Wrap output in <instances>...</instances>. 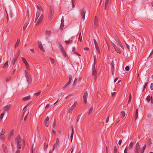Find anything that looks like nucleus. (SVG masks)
<instances>
[{
  "mask_svg": "<svg viewBox=\"0 0 153 153\" xmlns=\"http://www.w3.org/2000/svg\"><path fill=\"white\" fill-rule=\"evenodd\" d=\"M147 143L150 146L151 144H152V143L151 142V139H149L148 140V141Z\"/></svg>",
  "mask_w": 153,
  "mask_h": 153,
  "instance_id": "47",
  "label": "nucleus"
},
{
  "mask_svg": "<svg viewBox=\"0 0 153 153\" xmlns=\"http://www.w3.org/2000/svg\"><path fill=\"white\" fill-rule=\"evenodd\" d=\"M48 146V144L46 143H45L44 144V150H45V149Z\"/></svg>",
  "mask_w": 153,
  "mask_h": 153,
  "instance_id": "48",
  "label": "nucleus"
},
{
  "mask_svg": "<svg viewBox=\"0 0 153 153\" xmlns=\"http://www.w3.org/2000/svg\"><path fill=\"white\" fill-rule=\"evenodd\" d=\"M93 106H91L90 108L89 109V111H88V114L90 115L91 112L92 111H93Z\"/></svg>",
  "mask_w": 153,
  "mask_h": 153,
  "instance_id": "33",
  "label": "nucleus"
},
{
  "mask_svg": "<svg viewBox=\"0 0 153 153\" xmlns=\"http://www.w3.org/2000/svg\"><path fill=\"white\" fill-rule=\"evenodd\" d=\"M50 59L52 63H53L54 61V59L51 57H50Z\"/></svg>",
  "mask_w": 153,
  "mask_h": 153,
  "instance_id": "54",
  "label": "nucleus"
},
{
  "mask_svg": "<svg viewBox=\"0 0 153 153\" xmlns=\"http://www.w3.org/2000/svg\"><path fill=\"white\" fill-rule=\"evenodd\" d=\"M49 15L50 17L52 18V15L53 13V8L52 7H51L49 10Z\"/></svg>",
  "mask_w": 153,
  "mask_h": 153,
  "instance_id": "16",
  "label": "nucleus"
},
{
  "mask_svg": "<svg viewBox=\"0 0 153 153\" xmlns=\"http://www.w3.org/2000/svg\"><path fill=\"white\" fill-rule=\"evenodd\" d=\"M28 105H29V104H27L24 108L23 109V111H24L23 112V114H24L25 111V110L26 109H27V107L28 106Z\"/></svg>",
  "mask_w": 153,
  "mask_h": 153,
  "instance_id": "40",
  "label": "nucleus"
},
{
  "mask_svg": "<svg viewBox=\"0 0 153 153\" xmlns=\"http://www.w3.org/2000/svg\"><path fill=\"white\" fill-rule=\"evenodd\" d=\"M68 78L69 81L65 84V86L63 87V88H65L69 86L72 79V76L71 75H69Z\"/></svg>",
  "mask_w": 153,
  "mask_h": 153,
  "instance_id": "3",
  "label": "nucleus"
},
{
  "mask_svg": "<svg viewBox=\"0 0 153 153\" xmlns=\"http://www.w3.org/2000/svg\"><path fill=\"white\" fill-rule=\"evenodd\" d=\"M140 146L138 142L137 143L134 149L135 153H140Z\"/></svg>",
  "mask_w": 153,
  "mask_h": 153,
  "instance_id": "1",
  "label": "nucleus"
},
{
  "mask_svg": "<svg viewBox=\"0 0 153 153\" xmlns=\"http://www.w3.org/2000/svg\"><path fill=\"white\" fill-rule=\"evenodd\" d=\"M64 18H63V16H62V18L61 20V23H64Z\"/></svg>",
  "mask_w": 153,
  "mask_h": 153,
  "instance_id": "64",
  "label": "nucleus"
},
{
  "mask_svg": "<svg viewBox=\"0 0 153 153\" xmlns=\"http://www.w3.org/2000/svg\"><path fill=\"white\" fill-rule=\"evenodd\" d=\"M30 96H27V97H24L23 98V100L24 101H27V100H28L29 99H30Z\"/></svg>",
  "mask_w": 153,
  "mask_h": 153,
  "instance_id": "28",
  "label": "nucleus"
},
{
  "mask_svg": "<svg viewBox=\"0 0 153 153\" xmlns=\"http://www.w3.org/2000/svg\"><path fill=\"white\" fill-rule=\"evenodd\" d=\"M146 148V145L145 144L143 147L140 153H143L144 151Z\"/></svg>",
  "mask_w": 153,
  "mask_h": 153,
  "instance_id": "35",
  "label": "nucleus"
},
{
  "mask_svg": "<svg viewBox=\"0 0 153 153\" xmlns=\"http://www.w3.org/2000/svg\"><path fill=\"white\" fill-rule=\"evenodd\" d=\"M17 147L18 149H20L22 147L21 142H18L17 143Z\"/></svg>",
  "mask_w": 153,
  "mask_h": 153,
  "instance_id": "19",
  "label": "nucleus"
},
{
  "mask_svg": "<svg viewBox=\"0 0 153 153\" xmlns=\"http://www.w3.org/2000/svg\"><path fill=\"white\" fill-rule=\"evenodd\" d=\"M77 102H75L74 103V104L71 106L70 108L68 110V112L69 113H71V111L72 110L74 109V108L75 106L76 105V104Z\"/></svg>",
  "mask_w": 153,
  "mask_h": 153,
  "instance_id": "15",
  "label": "nucleus"
},
{
  "mask_svg": "<svg viewBox=\"0 0 153 153\" xmlns=\"http://www.w3.org/2000/svg\"><path fill=\"white\" fill-rule=\"evenodd\" d=\"M37 8H38V10H39L43 12V10L42 7L40 6H38V5H36Z\"/></svg>",
  "mask_w": 153,
  "mask_h": 153,
  "instance_id": "32",
  "label": "nucleus"
},
{
  "mask_svg": "<svg viewBox=\"0 0 153 153\" xmlns=\"http://www.w3.org/2000/svg\"><path fill=\"white\" fill-rule=\"evenodd\" d=\"M64 27V23H61L60 27V29L61 30H62L63 29V28Z\"/></svg>",
  "mask_w": 153,
  "mask_h": 153,
  "instance_id": "36",
  "label": "nucleus"
},
{
  "mask_svg": "<svg viewBox=\"0 0 153 153\" xmlns=\"http://www.w3.org/2000/svg\"><path fill=\"white\" fill-rule=\"evenodd\" d=\"M29 24V23L26 22L24 26L23 27V30L24 31H25L28 25Z\"/></svg>",
  "mask_w": 153,
  "mask_h": 153,
  "instance_id": "25",
  "label": "nucleus"
},
{
  "mask_svg": "<svg viewBox=\"0 0 153 153\" xmlns=\"http://www.w3.org/2000/svg\"><path fill=\"white\" fill-rule=\"evenodd\" d=\"M49 120V117L48 116H47L45 120V126L46 127H48V126Z\"/></svg>",
  "mask_w": 153,
  "mask_h": 153,
  "instance_id": "8",
  "label": "nucleus"
},
{
  "mask_svg": "<svg viewBox=\"0 0 153 153\" xmlns=\"http://www.w3.org/2000/svg\"><path fill=\"white\" fill-rule=\"evenodd\" d=\"M17 57H16V56L14 57L13 58V60H12V64L13 65L15 64V62L16 60L17 59Z\"/></svg>",
  "mask_w": 153,
  "mask_h": 153,
  "instance_id": "23",
  "label": "nucleus"
},
{
  "mask_svg": "<svg viewBox=\"0 0 153 153\" xmlns=\"http://www.w3.org/2000/svg\"><path fill=\"white\" fill-rule=\"evenodd\" d=\"M125 44L126 45V46L127 47V48H128V49L130 51V50H129V46L127 44L126 42H125Z\"/></svg>",
  "mask_w": 153,
  "mask_h": 153,
  "instance_id": "58",
  "label": "nucleus"
},
{
  "mask_svg": "<svg viewBox=\"0 0 153 153\" xmlns=\"http://www.w3.org/2000/svg\"><path fill=\"white\" fill-rule=\"evenodd\" d=\"M14 131V130L13 129V130H12V131L11 132H10V134H9V137H8V140H10L11 138V136L13 134V133Z\"/></svg>",
  "mask_w": 153,
  "mask_h": 153,
  "instance_id": "26",
  "label": "nucleus"
},
{
  "mask_svg": "<svg viewBox=\"0 0 153 153\" xmlns=\"http://www.w3.org/2000/svg\"><path fill=\"white\" fill-rule=\"evenodd\" d=\"M1 146L4 152L5 153H7V150L6 146L4 144H2Z\"/></svg>",
  "mask_w": 153,
  "mask_h": 153,
  "instance_id": "17",
  "label": "nucleus"
},
{
  "mask_svg": "<svg viewBox=\"0 0 153 153\" xmlns=\"http://www.w3.org/2000/svg\"><path fill=\"white\" fill-rule=\"evenodd\" d=\"M73 42V41L71 40L68 41H65V42L67 44H69Z\"/></svg>",
  "mask_w": 153,
  "mask_h": 153,
  "instance_id": "31",
  "label": "nucleus"
},
{
  "mask_svg": "<svg viewBox=\"0 0 153 153\" xmlns=\"http://www.w3.org/2000/svg\"><path fill=\"white\" fill-rule=\"evenodd\" d=\"M52 33L51 30L48 31L46 30L45 33V35L48 36H50L51 34Z\"/></svg>",
  "mask_w": 153,
  "mask_h": 153,
  "instance_id": "21",
  "label": "nucleus"
},
{
  "mask_svg": "<svg viewBox=\"0 0 153 153\" xmlns=\"http://www.w3.org/2000/svg\"><path fill=\"white\" fill-rule=\"evenodd\" d=\"M24 63L27 68H29V65L27 62L26 61V62H25Z\"/></svg>",
  "mask_w": 153,
  "mask_h": 153,
  "instance_id": "43",
  "label": "nucleus"
},
{
  "mask_svg": "<svg viewBox=\"0 0 153 153\" xmlns=\"http://www.w3.org/2000/svg\"><path fill=\"white\" fill-rule=\"evenodd\" d=\"M8 60L7 62H6L5 64H4V66H3V67L5 68L7 67L8 65Z\"/></svg>",
  "mask_w": 153,
  "mask_h": 153,
  "instance_id": "38",
  "label": "nucleus"
},
{
  "mask_svg": "<svg viewBox=\"0 0 153 153\" xmlns=\"http://www.w3.org/2000/svg\"><path fill=\"white\" fill-rule=\"evenodd\" d=\"M25 72L26 73L25 74V76L26 77V78L27 79V81L29 83L30 82L29 81V78L28 75L27 74V73H28V72H27V71H25Z\"/></svg>",
  "mask_w": 153,
  "mask_h": 153,
  "instance_id": "22",
  "label": "nucleus"
},
{
  "mask_svg": "<svg viewBox=\"0 0 153 153\" xmlns=\"http://www.w3.org/2000/svg\"><path fill=\"white\" fill-rule=\"evenodd\" d=\"M114 66H111V69L112 70V74H113V71H114Z\"/></svg>",
  "mask_w": 153,
  "mask_h": 153,
  "instance_id": "53",
  "label": "nucleus"
},
{
  "mask_svg": "<svg viewBox=\"0 0 153 153\" xmlns=\"http://www.w3.org/2000/svg\"><path fill=\"white\" fill-rule=\"evenodd\" d=\"M98 25V18L97 16L95 17L94 21V26L95 27H96Z\"/></svg>",
  "mask_w": 153,
  "mask_h": 153,
  "instance_id": "9",
  "label": "nucleus"
},
{
  "mask_svg": "<svg viewBox=\"0 0 153 153\" xmlns=\"http://www.w3.org/2000/svg\"><path fill=\"white\" fill-rule=\"evenodd\" d=\"M78 39L80 42H81L82 41V37L81 33H80L79 34Z\"/></svg>",
  "mask_w": 153,
  "mask_h": 153,
  "instance_id": "37",
  "label": "nucleus"
},
{
  "mask_svg": "<svg viewBox=\"0 0 153 153\" xmlns=\"http://www.w3.org/2000/svg\"><path fill=\"white\" fill-rule=\"evenodd\" d=\"M61 52L64 55V57H66V56H67V55L66 54V53L64 50L62 51Z\"/></svg>",
  "mask_w": 153,
  "mask_h": 153,
  "instance_id": "34",
  "label": "nucleus"
},
{
  "mask_svg": "<svg viewBox=\"0 0 153 153\" xmlns=\"http://www.w3.org/2000/svg\"><path fill=\"white\" fill-rule=\"evenodd\" d=\"M81 114H79L77 116L76 118V122H78L79 119H80L81 117Z\"/></svg>",
  "mask_w": 153,
  "mask_h": 153,
  "instance_id": "41",
  "label": "nucleus"
},
{
  "mask_svg": "<svg viewBox=\"0 0 153 153\" xmlns=\"http://www.w3.org/2000/svg\"><path fill=\"white\" fill-rule=\"evenodd\" d=\"M114 49L115 50V51L117 52V53L119 54H120L121 53V51L117 47H116V48H115Z\"/></svg>",
  "mask_w": 153,
  "mask_h": 153,
  "instance_id": "29",
  "label": "nucleus"
},
{
  "mask_svg": "<svg viewBox=\"0 0 153 153\" xmlns=\"http://www.w3.org/2000/svg\"><path fill=\"white\" fill-rule=\"evenodd\" d=\"M114 153H116L117 152V147L116 146H114Z\"/></svg>",
  "mask_w": 153,
  "mask_h": 153,
  "instance_id": "45",
  "label": "nucleus"
},
{
  "mask_svg": "<svg viewBox=\"0 0 153 153\" xmlns=\"http://www.w3.org/2000/svg\"><path fill=\"white\" fill-rule=\"evenodd\" d=\"M121 113L123 114V118H124V116L125 115V113L124 111H122L121 112Z\"/></svg>",
  "mask_w": 153,
  "mask_h": 153,
  "instance_id": "51",
  "label": "nucleus"
},
{
  "mask_svg": "<svg viewBox=\"0 0 153 153\" xmlns=\"http://www.w3.org/2000/svg\"><path fill=\"white\" fill-rule=\"evenodd\" d=\"M88 97V93L87 91H86L84 94L83 98L85 104H86L87 102L86 99Z\"/></svg>",
  "mask_w": 153,
  "mask_h": 153,
  "instance_id": "11",
  "label": "nucleus"
},
{
  "mask_svg": "<svg viewBox=\"0 0 153 153\" xmlns=\"http://www.w3.org/2000/svg\"><path fill=\"white\" fill-rule=\"evenodd\" d=\"M150 89L151 90H153V83H152L151 84Z\"/></svg>",
  "mask_w": 153,
  "mask_h": 153,
  "instance_id": "62",
  "label": "nucleus"
},
{
  "mask_svg": "<svg viewBox=\"0 0 153 153\" xmlns=\"http://www.w3.org/2000/svg\"><path fill=\"white\" fill-rule=\"evenodd\" d=\"M12 105L9 104L4 106L3 108V112L5 113L8 112L10 108Z\"/></svg>",
  "mask_w": 153,
  "mask_h": 153,
  "instance_id": "2",
  "label": "nucleus"
},
{
  "mask_svg": "<svg viewBox=\"0 0 153 153\" xmlns=\"http://www.w3.org/2000/svg\"><path fill=\"white\" fill-rule=\"evenodd\" d=\"M20 41V39H17L15 45V48H16L19 45V44Z\"/></svg>",
  "mask_w": 153,
  "mask_h": 153,
  "instance_id": "24",
  "label": "nucleus"
},
{
  "mask_svg": "<svg viewBox=\"0 0 153 153\" xmlns=\"http://www.w3.org/2000/svg\"><path fill=\"white\" fill-rule=\"evenodd\" d=\"M105 43L104 42V48L105 49V48H107V47H108V50L106 49L107 51H108L109 52L110 51V49L109 48V46H108V43L106 40L105 39Z\"/></svg>",
  "mask_w": 153,
  "mask_h": 153,
  "instance_id": "6",
  "label": "nucleus"
},
{
  "mask_svg": "<svg viewBox=\"0 0 153 153\" xmlns=\"http://www.w3.org/2000/svg\"><path fill=\"white\" fill-rule=\"evenodd\" d=\"M11 79V77H9L8 78H7L6 79V81L7 82H9L10 80Z\"/></svg>",
  "mask_w": 153,
  "mask_h": 153,
  "instance_id": "55",
  "label": "nucleus"
},
{
  "mask_svg": "<svg viewBox=\"0 0 153 153\" xmlns=\"http://www.w3.org/2000/svg\"><path fill=\"white\" fill-rule=\"evenodd\" d=\"M43 16L42 14L40 17L39 18L36 25L39 24L42 22L43 19Z\"/></svg>",
  "mask_w": 153,
  "mask_h": 153,
  "instance_id": "12",
  "label": "nucleus"
},
{
  "mask_svg": "<svg viewBox=\"0 0 153 153\" xmlns=\"http://www.w3.org/2000/svg\"><path fill=\"white\" fill-rule=\"evenodd\" d=\"M23 145V147H24L25 145V141L24 140H22Z\"/></svg>",
  "mask_w": 153,
  "mask_h": 153,
  "instance_id": "60",
  "label": "nucleus"
},
{
  "mask_svg": "<svg viewBox=\"0 0 153 153\" xmlns=\"http://www.w3.org/2000/svg\"><path fill=\"white\" fill-rule=\"evenodd\" d=\"M129 99H128V103H129L131 101V94L130 93V94H129Z\"/></svg>",
  "mask_w": 153,
  "mask_h": 153,
  "instance_id": "46",
  "label": "nucleus"
},
{
  "mask_svg": "<svg viewBox=\"0 0 153 153\" xmlns=\"http://www.w3.org/2000/svg\"><path fill=\"white\" fill-rule=\"evenodd\" d=\"M74 54H76L77 55H78V56H81L77 52L74 51Z\"/></svg>",
  "mask_w": 153,
  "mask_h": 153,
  "instance_id": "52",
  "label": "nucleus"
},
{
  "mask_svg": "<svg viewBox=\"0 0 153 153\" xmlns=\"http://www.w3.org/2000/svg\"><path fill=\"white\" fill-rule=\"evenodd\" d=\"M71 130H72V132L71 133V141L72 142V140L73 138V134H74V128L73 127V126H71Z\"/></svg>",
  "mask_w": 153,
  "mask_h": 153,
  "instance_id": "18",
  "label": "nucleus"
},
{
  "mask_svg": "<svg viewBox=\"0 0 153 153\" xmlns=\"http://www.w3.org/2000/svg\"><path fill=\"white\" fill-rule=\"evenodd\" d=\"M56 125V121H55V120L54 119V121H53V128H54L55 127Z\"/></svg>",
  "mask_w": 153,
  "mask_h": 153,
  "instance_id": "49",
  "label": "nucleus"
},
{
  "mask_svg": "<svg viewBox=\"0 0 153 153\" xmlns=\"http://www.w3.org/2000/svg\"><path fill=\"white\" fill-rule=\"evenodd\" d=\"M94 41L95 45V46L97 51V52L99 54H100V51L99 48L97 43L96 40L94 39Z\"/></svg>",
  "mask_w": 153,
  "mask_h": 153,
  "instance_id": "4",
  "label": "nucleus"
},
{
  "mask_svg": "<svg viewBox=\"0 0 153 153\" xmlns=\"http://www.w3.org/2000/svg\"><path fill=\"white\" fill-rule=\"evenodd\" d=\"M128 148L126 147L124 151V153H127Z\"/></svg>",
  "mask_w": 153,
  "mask_h": 153,
  "instance_id": "59",
  "label": "nucleus"
},
{
  "mask_svg": "<svg viewBox=\"0 0 153 153\" xmlns=\"http://www.w3.org/2000/svg\"><path fill=\"white\" fill-rule=\"evenodd\" d=\"M134 144V143L132 142H131L129 145L128 148L130 149H131L133 148V146Z\"/></svg>",
  "mask_w": 153,
  "mask_h": 153,
  "instance_id": "27",
  "label": "nucleus"
},
{
  "mask_svg": "<svg viewBox=\"0 0 153 153\" xmlns=\"http://www.w3.org/2000/svg\"><path fill=\"white\" fill-rule=\"evenodd\" d=\"M151 98V97L149 95L146 98V100L148 102H150Z\"/></svg>",
  "mask_w": 153,
  "mask_h": 153,
  "instance_id": "39",
  "label": "nucleus"
},
{
  "mask_svg": "<svg viewBox=\"0 0 153 153\" xmlns=\"http://www.w3.org/2000/svg\"><path fill=\"white\" fill-rule=\"evenodd\" d=\"M59 140L58 138H57L56 143L57 144V146H58L59 144Z\"/></svg>",
  "mask_w": 153,
  "mask_h": 153,
  "instance_id": "42",
  "label": "nucleus"
},
{
  "mask_svg": "<svg viewBox=\"0 0 153 153\" xmlns=\"http://www.w3.org/2000/svg\"><path fill=\"white\" fill-rule=\"evenodd\" d=\"M22 60L24 63L27 61L26 59L23 57L22 58Z\"/></svg>",
  "mask_w": 153,
  "mask_h": 153,
  "instance_id": "63",
  "label": "nucleus"
},
{
  "mask_svg": "<svg viewBox=\"0 0 153 153\" xmlns=\"http://www.w3.org/2000/svg\"><path fill=\"white\" fill-rule=\"evenodd\" d=\"M59 46L61 51H63L64 50V48L63 47L62 44L60 43H59Z\"/></svg>",
  "mask_w": 153,
  "mask_h": 153,
  "instance_id": "30",
  "label": "nucleus"
},
{
  "mask_svg": "<svg viewBox=\"0 0 153 153\" xmlns=\"http://www.w3.org/2000/svg\"><path fill=\"white\" fill-rule=\"evenodd\" d=\"M125 70L126 71H128L129 70V67L128 66H127L125 68Z\"/></svg>",
  "mask_w": 153,
  "mask_h": 153,
  "instance_id": "56",
  "label": "nucleus"
},
{
  "mask_svg": "<svg viewBox=\"0 0 153 153\" xmlns=\"http://www.w3.org/2000/svg\"><path fill=\"white\" fill-rule=\"evenodd\" d=\"M116 41L118 45L120 47L123 49H124L123 47L120 40L118 39H116Z\"/></svg>",
  "mask_w": 153,
  "mask_h": 153,
  "instance_id": "7",
  "label": "nucleus"
},
{
  "mask_svg": "<svg viewBox=\"0 0 153 153\" xmlns=\"http://www.w3.org/2000/svg\"><path fill=\"white\" fill-rule=\"evenodd\" d=\"M109 116L108 115V117H107V118L105 121V123H107L108 121V120H109Z\"/></svg>",
  "mask_w": 153,
  "mask_h": 153,
  "instance_id": "61",
  "label": "nucleus"
},
{
  "mask_svg": "<svg viewBox=\"0 0 153 153\" xmlns=\"http://www.w3.org/2000/svg\"><path fill=\"white\" fill-rule=\"evenodd\" d=\"M92 75H93L94 74V76L97 73V71L96 70V68L95 67V65H94L92 66Z\"/></svg>",
  "mask_w": 153,
  "mask_h": 153,
  "instance_id": "10",
  "label": "nucleus"
},
{
  "mask_svg": "<svg viewBox=\"0 0 153 153\" xmlns=\"http://www.w3.org/2000/svg\"><path fill=\"white\" fill-rule=\"evenodd\" d=\"M86 11L84 9H82L80 11V14L82 17V19L84 20L85 19Z\"/></svg>",
  "mask_w": 153,
  "mask_h": 153,
  "instance_id": "5",
  "label": "nucleus"
},
{
  "mask_svg": "<svg viewBox=\"0 0 153 153\" xmlns=\"http://www.w3.org/2000/svg\"><path fill=\"white\" fill-rule=\"evenodd\" d=\"M57 146V144L56 143H55L53 145V151L54 150V149H55V147L56 146Z\"/></svg>",
  "mask_w": 153,
  "mask_h": 153,
  "instance_id": "57",
  "label": "nucleus"
},
{
  "mask_svg": "<svg viewBox=\"0 0 153 153\" xmlns=\"http://www.w3.org/2000/svg\"><path fill=\"white\" fill-rule=\"evenodd\" d=\"M38 45L39 48H40V49L42 51L45 52V50L44 48H43V46L42 43L41 42L38 41Z\"/></svg>",
  "mask_w": 153,
  "mask_h": 153,
  "instance_id": "13",
  "label": "nucleus"
},
{
  "mask_svg": "<svg viewBox=\"0 0 153 153\" xmlns=\"http://www.w3.org/2000/svg\"><path fill=\"white\" fill-rule=\"evenodd\" d=\"M3 129H2V133L0 134V139L2 140H4L5 138V136L4 135V134L5 132V131H3Z\"/></svg>",
  "mask_w": 153,
  "mask_h": 153,
  "instance_id": "14",
  "label": "nucleus"
},
{
  "mask_svg": "<svg viewBox=\"0 0 153 153\" xmlns=\"http://www.w3.org/2000/svg\"><path fill=\"white\" fill-rule=\"evenodd\" d=\"M41 91H39L38 92L34 94V95L36 96H39L41 93Z\"/></svg>",
  "mask_w": 153,
  "mask_h": 153,
  "instance_id": "44",
  "label": "nucleus"
},
{
  "mask_svg": "<svg viewBox=\"0 0 153 153\" xmlns=\"http://www.w3.org/2000/svg\"><path fill=\"white\" fill-rule=\"evenodd\" d=\"M4 113H1L0 115V119H2L4 115Z\"/></svg>",
  "mask_w": 153,
  "mask_h": 153,
  "instance_id": "50",
  "label": "nucleus"
},
{
  "mask_svg": "<svg viewBox=\"0 0 153 153\" xmlns=\"http://www.w3.org/2000/svg\"><path fill=\"white\" fill-rule=\"evenodd\" d=\"M22 138L19 135L17 137L16 140L17 142H21Z\"/></svg>",
  "mask_w": 153,
  "mask_h": 153,
  "instance_id": "20",
  "label": "nucleus"
}]
</instances>
